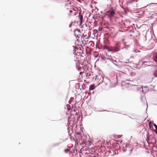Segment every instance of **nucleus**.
I'll use <instances>...</instances> for the list:
<instances>
[{
	"label": "nucleus",
	"mask_w": 157,
	"mask_h": 157,
	"mask_svg": "<svg viewBox=\"0 0 157 157\" xmlns=\"http://www.w3.org/2000/svg\"><path fill=\"white\" fill-rule=\"evenodd\" d=\"M116 11L115 9L112 8L110 10L108 11L106 13V15L108 17L111 18L113 17L116 14Z\"/></svg>",
	"instance_id": "1"
},
{
	"label": "nucleus",
	"mask_w": 157,
	"mask_h": 157,
	"mask_svg": "<svg viewBox=\"0 0 157 157\" xmlns=\"http://www.w3.org/2000/svg\"><path fill=\"white\" fill-rule=\"evenodd\" d=\"M118 44H117L116 46L111 47L110 51L113 52H116L119 51L120 50V46H118Z\"/></svg>",
	"instance_id": "2"
},
{
	"label": "nucleus",
	"mask_w": 157,
	"mask_h": 157,
	"mask_svg": "<svg viewBox=\"0 0 157 157\" xmlns=\"http://www.w3.org/2000/svg\"><path fill=\"white\" fill-rule=\"evenodd\" d=\"M103 47L104 49H106L108 50L109 51H110L111 47H109L106 45H104L103 46Z\"/></svg>",
	"instance_id": "3"
},
{
	"label": "nucleus",
	"mask_w": 157,
	"mask_h": 157,
	"mask_svg": "<svg viewBox=\"0 0 157 157\" xmlns=\"http://www.w3.org/2000/svg\"><path fill=\"white\" fill-rule=\"evenodd\" d=\"M95 88L94 85H91L90 86L89 89L90 90H93Z\"/></svg>",
	"instance_id": "4"
},
{
	"label": "nucleus",
	"mask_w": 157,
	"mask_h": 157,
	"mask_svg": "<svg viewBox=\"0 0 157 157\" xmlns=\"http://www.w3.org/2000/svg\"><path fill=\"white\" fill-rule=\"evenodd\" d=\"M149 133L148 132L147 134L146 140L147 141V142L148 144H149Z\"/></svg>",
	"instance_id": "5"
},
{
	"label": "nucleus",
	"mask_w": 157,
	"mask_h": 157,
	"mask_svg": "<svg viewBox=\"0 0 157 157\" xmlns=\"http://www.w3.org/2000/svg\"><path fill=\"white\" fill-rule=\"evenodd\" d=\"M149 128L151 129L152 128H153V126H152V125L151 124V122H149Z\"/></svg>",
	"instance_id": "6"
},
{
	"label": "nucleus",
	"mask_w": 157,
	"mask_h": 157,
	"mask_svg": "<svg viewBox=\"0 0 157 157\" xmlns=\"http://www.w3.org/2000/svg\"><path fill=\"white\" fill-rule=\"evenodd\" d=\"M79 18L80 19V25H81L82 23V17H81V16H80Z\"/></svg>",
	"instance_id": "7"
},
{
	"label": "nucleus",
	"mask_w": 157,
	"mask_h": 157,
	"mask_svg": "<svg viewBox=\"0 0 157 157\" xmlns=\"http://www.w3.org/2000/svg\"><path fill=\"white\" fill-rule=\"evenodd\" d=\"M155 60L157 62V55H156L155 57L154 58Z\"/></svg>",
	"instance_id": "8"
},
{
	"label": "nucleus",
	"mask_w": 157,
	"mask_h": 157,
	"mask_svg": "<svg viewBox=\"0 0 157 157\" xmlns=\"http://www.w3.org/2000/svg\"><path fill=\"white\" fill-rule=\"evenodd\" d=\"M95 77H96L95 78V80L96 81H98L99 79H98V78H97L98 76L97 75H96Z\"/></svg>",
	"instance_id": "9"
},
{
	"label": "nucleus",
	"mask_w": 157,
	"mask_h": 157,
	"mask_svg": "<svg viewBox=\"0 0 157 157\" xmlns=\"http://www.w3.org/2000/svg\"><path fill=\"white\" fill-rule=\"evenodd\" d=\"M154 125L156 129H157V125L156 124H154Z\"/></svg>",
	"instance_id": "10"
},
{
	"label": "nucleus",
	"mask_w": 157,
	"mask_h": 157,
	"mask_svg": "<svg viewBox=\"0 0 157 157\" xmlns=\"http://www.w3.org/2000/svg\"><path fill=\"white\" fill-rule=\"evenodd\" d=\"M65 151H67V152H68L69 151V150H68V149H67V150H65Z\"/></svg>",
	"instance_id": "11"
},
{
	"label": "nucleus",
	"mask_w": 157,
	"mask_h": 157,
	"mask_svg": "<svg viewBox=\"0 0 157 157\" xmlns=\"http://www.w3.org/2000/svg\"><path fill=\"white\" fill-rule=\"evenodd\" d=\"M83 73V72H80L79 74L80 75H82V74Z\"/></svg>",
	"instance_id": "12"
},
{
	"label": "nucleus",
	"mask_w": 157,
	"mask_h": 157,
	"mask_svg": "<svg viewBox=\"0 0 157 157\" xmlns=\"http://www.w3.org/2000/svg\"><path fill=\"white\" fill-rule=\"evenodd\" d=\"M81 69V67H80L78 68V69L79 71H80Z\"/></svg>",
	"instance_id": "13"
},
{
	"label": "nucleus",
	"mask_w": 157,
	"mask_h": 157,
	"mask_svg": "<svg viewBox=\"0 0 157 157\" xmlns=\"http://www.w3.org/2000/svg\"><path fill=\"white\" fill-rule=\"evenodd\" d=\"M132 149H131V150H130V154H131L132 152Z\"/></svg>",
	"instance_id": "14"
},
{
	"label": "nucleus",
	"mask_w": 157,
	"mask_h": 157,
	"mask_svg": "<svg viewBox=\"0 0 157 157\" xmlns=\"http://www.w3.org/2000/svg\"><path fill=\"white\" fill-rule=\"evenodd\" d=\"M156 132H155V133H156V134H157V129H156Z\"/></svg>",
	"instance_id": "15"
},
{
	"label": "nucleus",
	"mask_w": 157,
	"mask_h": 157,
	"mask_svg": "<svg viewBox=\"0 0 157 157\" xmlns=\"http://www.w3.org/2000/svg\"><path fill=\"white\" fill-rule=\"evenodd\" d=\"M157 74H156V75H155V77H157Z\"/></svg>",
	"instance_id": "16"
}]
</instances>
